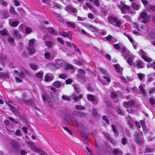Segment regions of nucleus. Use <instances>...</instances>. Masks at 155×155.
<instances>
[{"label":"nucleus","instance_id":"obj_1","mask_svg":"<svg viewBox=\"0 0 155 155\" xmlns=\"http://www.w3.org/2000/svg\"><path fill=\"white\" fill-rule=\"evenodd\" d=\"M107 19L109 23L115 26L119 27L122 24L121 20L115 15H109Z\"/></svg>","mask_w":155,"mask_h":155},{"label":"nucleus","instance_id":"obj_2","mask_svg":"<svg viewBox=\"0 0 155 155\" xmlns=\"http://www.w3.org/2000/svg\"><path fill=\"white\" fill-rule=\"evenodd\" d=\"M135 101L132 100L123 103V106L126 108L127 110L129 113H134V110L133 108L135 105Z\"/></svg>","mask_w":155,"mask_h":155},{"label":"nucleus","instance_id":"obj_3","mask_svg":"<svg viewBox=\"0 0 155 155\" xmlns=\"http://www.w3.org/2000/svg\"><path fill=\"white\" fill-rule=\"evenodd\" d=\"M98 71L100 73V77L99 80L101 82V83L103 85H106V82L102 81L103 79L107 80V76L106 71L105 70L101 67H98L97 68Z\"/></svg>","mask_w":155,"mask_h":155},{"label":"nucleus","instance_id":"obj_4","mask_svg":"<svg viewBox=\"0 0 155 155\" xmlns=\"http://www.w3.org/2000/svg\"><path fill=\"white\" fill-rule=\"evenodd\" d=\"M121 5H118V7L121 10L123 14H126L127 12L126 10H129L130 7L124 4L125 2L122 1L120 2Z\"/></svg>","mask_w":155,"mask_h":155},{"label":"nucleus","instance_id":"obj_5","mask_svg":"<svg viewBox=\"0 0 155 155\" xmlns=\"http://www.w3.org/2000/svg\"><path fill=\"white\" fill-rule=\"evenodd\" d=\"M141 134L138 132H136L134 134L135 140L136 143L141 145L143 143V140L141 137Z\"/></svg>","mask_w":155,"mask_h":155},{"label":"nucleus","instance_id":"obj_6","mask_svg":"<svg viewBox=\"0 0 155 155\" xmlns=\"http://www.w3.org/2000/svg\"><path fill=\"white\" fill-rule=\"evenodd\" d=\"M121 53H123L125 58L134 56L131 52L127 50L126 47L122 48Z\"/></svg>","mask_w":155,"mask_h":155},{"label":"nucleus","instance_id":"obj_7","mask_svg":"<svg viewBox=\"0 0 155 155\" xmlns=\"http://www.w3.org/2000/svg\"><path fill=\"white\" fill-rule=\"evenodd\" d=\"M139 54L140 55L141 54V58L145 61L149 62L152 61L151 58L147 57L145 55V54H146V53L143 50L141 49L139 52Z\"/></svg>","mask_w":155,"mask_h":155},{"label":"nucleus","instance_id":"obj_8","mask_svg":"<svg viewBox=\"0 0 155 155\" xmlns=\"http://www.w3.org/2000/svg\"><path fill=\"white\" fill-rule=\"evenodd\" d=\"M141 17L143 18L142 22L144 23H146L149 21L150 16L148 15L147 14L146 12H143L140 15Z\"/></svg>","mask_w":155,"mask_h":155},{"label":"nucleus","instance_id":"obj_9","mask_svg":"<svg viewBox=\"0 0 155 155\" xmlns=\"http://www.w3.org/2000/svg\"><path fill=\"white\" fill-rule=\"evenodd\" d=\"M117 39L110 35L107 36V41L109 44H112L117 42Z\"/></svg>","mask_w":155,"mask_h":155},{"label":"nucleus","instance_id":"obj_10","mask_svg":"<svg viewBox=\"0 0 155 155\" xmlns=\"http://www.w3.org/2000/svg\"><path fill=\"white\" fill-rule=\"evenodd\" d=\"M134 67H136L137 68H142L145 66V64L142 61L140 60L137 61H136L135 63L134 64Z\"/></svg>","mask_w":155,"mask_h":155},{"label":"nucleus","instance_id":"obj_11","mask_svg":"<svg viewBox=\"0 0 155 155\" xmlns=\"http://www.w3.org/2000/svg\"><path fill=\"white\" fill-rule=\"evenodd\" d=\"M82 25L90 30L92 32H95L97 30V28L92 25L88 24L81 23Z\"/></svg>","mask_w":155,"mask_h":155},{"label":"nucleus","instance_id":"obj_12","mask_svg":"<svg viewBox=\"0 0 155 155\" xmlns=\"http://www.w3.org/2000/svg\"><path fill=\"white\" fill-rule=\"evenodd\" d=\"M58 33L64 37H68L70 39H71V33L70 32L68 31L67 33L62 30H61L58 31Z\"/></svg>","mask_w":155,"mask_h":155},{"label":"nucleus","instance_id":"obj_13","mask_svg":"<svg viewBox=\"0 0 155 155\" xmlns=\"http://www.w3.org/2000/svg\"><path fill=\"white\" fill-rule=\"evenodd\" d=\"M67 8L69 12L73 15L75 16L77 15V10L75 8L71 6H68Z\"/></svg>","mask_w":155,"mask_h":155},{"label":"nucleus","instance_id":"obj_14","mask_svg":"<svg viewBox=\"0 0 155 155\" xmlns=\"http://www.w3.org/2000/svg\"><path fill=\"white\" fill-rule=\"evenodd\" d=\"M113 46L115 49L117 50L121 51L122 48H125V47H123V45L120 42L113 44Z\"/></svg>","mask_w":155,"mask_h":155},{"label":"nucleus","instance_id":"obj_15","mask_svg":"<svg viewBox=\"0 0 155 155\" xmlns=\"http://www.w3.org/2000/svg\"><path fill=\"white\" fill-rule=\"evenodd\" d=\"M54 76L52 74L48 73L45 75V81H51L53 80Z\"/></svg>","mask_w":155,"mask_h":155},{"label":"nucleus","instance_id":"obj_16","mask_svg":"<svg viewBox=\"0 0 155 155\" xmlns=\"http://www.w3.org/2000/svg\"><path fill=\"white\" fill-rule=\"evenodd\" d=\"M56 63L59 68L62 67L65 65V63L64 61L59 59H56Z\"/></svg>","mask_w":155,"mask_h":155},{"label":"nucleus","instance_id":"obj_17","mask_svg":"<svg viewBox=\"0 0 155 155\" xmlns=\"http://www.w3.org/2000/svg\"><path fill=\"white\" fill-rule=\"evenodd\" d=\"M77 79L79 81L82 83H84L87 80V78H86L83 77L82 75L80 74H79L78 75Z\"/></svg>","mask_w":155,"mask_h":155},{"label":"nucleus","instance_id":"obj_18","mask_svg":"<svg viewBox=\"0 0 155 155\" xmlns=\"http://www.w3.org/2000/svg\"><path fill=\"white\" fill-rule=\"evenodd\" d=\"M1 18L2 19L6 18L9 16V14L7 11L5 10L3 11L1 13Z\"/></svg>","mask_w":155,"mask_h":155},{"label":"nucleus","instance_id":"obj_19","mask_svg":"<svg viewBox=\"0 0 155 155\" xmlns=\"http://www.w3.org/2000/svg\"><path fill=\"white\" fill-rule=\"evenodd\" d=\"M22 103L27 105H33L34 104V101L32 99H30L28 101L23 100Z\"/></svg>","mask_w":155,"mask_h":155},{"label":"nucleus","instance_id":"obj_20","mask_svg":"<svg viewBox=\"0 0 155 155\" xmlns=\"http://www.w3.org/2000/svg\"><path fill=\"white\" fill-rule=\"evenodd\" d=\"M42 98L44 102H49L51 98L47 94H45L42 95Z\"/></svg>","mask_w":155,"mask_h":155},{"label":"nucleus","instance_id":"obj_21","mask_svg":"<svg viewBox=\"0 0 155 155\" xmlns=\"http://www.w3.org/2000/svg\"><path fill=\"white\" fill-rule=\"evenodd\" d=\"M27 49L29 53L31 54H33L35 52V48L34 47H28Z\"/></svg>","mask_w":155,"mask_h":155},{"label":"nucleus","instance_id":"obj_22","mask_svg":"<svg viewBox=\"0 0 155 155\" xmlns=\"http://www.w3.org/2000/svg\"><path fill=\"white\" fill-rule=\"evenodd\" d=\"M74 120V118L72 116L68 115L66 117L65 120L66 121V123L67 124H68L70 121L72 122Z\"/></svg>","mask_w":155,"mask_h":155},{"label":"nucleus","instance_id":"obj_23","mask_svg":"<svg viewBox=\"0 0 155 155\" xmlns=\"http://www.w3.org/2000/svg\"><path fill=\"white\" fill-rule=\"evenodd\" d=\"M53 85L55 87L59 88L62 86V83L59 81H56L53 83Z\"/></svg>","mask_w":155,"mask_h":155},{"label":"nucleus","instance_id":"obj_24","mask_svg":"<svg viewBox=\"0 0 155 155\" xmlns=\"http://www.w3.org/2000/svg\"><path fill=\"white\" fill-rule=\"evenodd\" d=\"M93 114L94 117L96 119H98L100 117V114L97 113V110L95 109H93Z\"/></svg>","mask_w":155,"mask_h":155},{"label":"nucleus","instance_id":"obj_25","mask_svg":"<svg viewBox=\"0 0 155 155\" xmlns=\"http://www.w3.org/2000/svg\"><path fill=\"white\" fill-rule=\"evenodd\" d=\"M13 33L18 38H22L18 30H15L13 31Z\"/></svg>","mask_w":155,"mask_h":155},{"label":"nucleus","instance_id":"obj_26","mask_svg":"<svg viewBox=\"0 0 155 155\" xmlns=\"http://www.w3.org/2000/svg\"><path fill=\"white\" fill-rule=\"evenodd\" d=\"M132 7L134 10H137L140 8V6L135 3H133L132 4Z\"/></svg>","mask_w":155,"mask_h":155},{"label":"nucleus","instance_id":"obj_27","mask_svg":"<svg viewBox=\"0 0 155 155\" xmlns=\"http://www.w3.org/2000/svg\"><path fill=\"white\" fill-rule=\"evenodd\" d=\"M137 75L140 81H142L144 80L145 77V74L141 73H139L137 74Z\"/></svg>","mask_w":155,"mask_h":155},{"label":"nucleus","instance_id":"obj_28","mask_svg":"<svg viewBox=\"0 0 155 155\" xmlns=\"http://www.w3.org/2000/svg\"><path fill=\"white\" fill-rule=\"evenodd\" d=\"M66 25L69 27L74 28L75 27V23L72 22L66 21Z\"/></svg>","mask_w":155,"mask_h":155},{"label":"nucleus","instance_id":"obj_29","mask_svg":"<svg viewBox=\"0 0 155 155\" xmlns=\"http://www.w3.org/2000/svg\"><path fill=\"white\" fill-rule=\"evenodd\" d=\"M111 127L113 132L114 133L115 136L116 137H118L119 135L118 133L117 130L115 128V126H114V125H111Z\"/></svg>","mask_w":155,"mask_h":155},{"label":"nucleus","instance_id":"obj_30","mask_svg":"<svg viewBox=\"0 0 155 155\" xmlns=\"http://www.w3.org/2000/svg\"><path fill=\"white\" fill-rule=\"evenodd\" d=\"M19 22L18 21H15L13 22L11 21H9V24L12 27H16L18 24Z\"/></svg>","mask_w":155,"mask_h":155},{"label":"nucleus","instance_id":"obj_31","mask_svg":"<svg viewBox=\"0 0 155 155\" xmlns=\"http://www.w3.org/2000/svg\"><path fill=\"white\" fill-rule=\"evenodd\" d=\"M72 97L73 99L76 101H78V100L81 98L83 97V95L82 94L79 95L78 96H77L75 95H72Z\"/></svg>","mask_w":155,"mask_h":155},{"label":"nucleus","instance_id":"obj_32","mask_svg":"<svg viewBox=\"0 0 155 155\" xmlns=\"http://www.w3.org/2000/svg\"><path fill=\"white\" fill-rule=\"evenodd\" d=\"M8 105L14 114H15L17 112V109L10 104H8Z\"/></svg>","mask_w":155,"mask_h":155},{"label":"nucleus","instance_id":"obj_33","mask_svg":"<svg viewBox=\"0 0 155 155\" xmlns=\"http://www.w3.org/2000/svg\"><path fill=\"white\" fill-rule=\"evenodd\" d=\"M84 150L88 155H93L94 153L88 147H85Z\"/></svg>","mask_w":155,"mask_h":155},{"label":"nucleus","instance_id":"obj_34","mask_svg":"<svg viewBox=\"0 0 155 155\" xmlns=\"http://www.w3.org/2000/svg\"><path fill=\"white\" fill-rule=\"evenodd\" d=\"M116 112L118 114L124 115V111L122 110L121 108L118 107L117 108Z\"/></svg>","mask_w":155,"mask_h":155},{"label":"nucleus","instance_id":"obj_35","mask_svg":"<svg viewBox=\"0 0 155 155\" xmlns=\"http://www.w3.org/2000/svg\"><path fill=\"white\" fill-rule=\"evenodd\" d=\"M107 140L109 141L112 144H114L115 143V141L110 136L109 134H107Z\"/></svg>","mask_w":155,"mask_h":155},{"label":"nucleus","instance_id":"obj_36","mask_svg":"<svg viewBox=\"0 0 155 155\" xmlns=\"http://www.w3.org/2000/svg\"><path fill=\"white\" fill-rule=\"evenodd\" d=\"M134 56L127 58V62L129 65H132L133 63V61L134 59Z\"/></svg>","mask_w":155,"mask_h":155},{"label":"nucleus","instance_id":"obj_37","mask_svg":"<svg viewBox=\"0 0 155 155\" xmlns=\"http://www.w3.org/2000/svg\"><path fill=\"white\" fill-rule=\"evenodd\" d=\"M34 150V151L38 153L40 155H46L44 152L36 148H35Z\"/></svg>","mask_w":155,"mask_h":155},{"label":"nucleus","instance_id":"obj_38","mask_svg":"<svg viewBox=\"0 0 155 155\" xmlns=\"http://www.w3.org/2000/svg\"><path fill=\"white\" fill-rule=\"evenodd\" d=\"M30 66L32 69L34 70H36L38 68V66L34 64H30Z\"/></svg>","mask_w":155,"mask_h":155},{"label":"nucleus","instance_id":"obj_39","mask_svg":"<svg viewBox=\"0 0 155 155\" xmlns=\"http://www.w3.org/2000/svg\"><path fill=\"white\" fill-rule=\"evenodd\" d=\"M35 41V39H34L30 40L29 41V45L28 47H34Z\"/></svg>","mask_w":155,"mask_h":155},{"label":"nucleus","instance_id":"obj_40","mask_svg":"<svg viewBox=\"0 0 155 155\" xmlns=\"http://www.w3.org/2000/svg\"><path fill=\"white\" fill-rule=\"evenodd\" d=\"M73 87L77 93H79L80 92V89L79 85L77 84H75L73 85Z\"/></svg>","mask_w":155,"mask_h":155},{"label":"nucleus","instance_id":"obj_41","mask_svg":"<svg viewBox=\"0 0 155 155\" xmlns=\"http://www.w3.org/2000/svg\"><path fill=\"white\" fill-rule=\"evenodd\" d=\"M9 11L11 14L13 15H16L17 14V12L15 11L14 8L13 7H11Z\"/></svg>","mask_w":155,"mask_h":155},{"label":"nucleus","instance_id":"obj_42","mask_svg":"<svg viewBox=\"0 0 155 155\" xmlns=\"http://www.w3.org/2000/svg\"><path fill=\"white\" fill-rule=\"evenodd\" d=\"M139 88L140 89V91L143 94L145 95L146 94L145 90L144 89L143 87L141 84L140 85Z\"/></svg>","mask_w":155,"mask_h":155},{"label":"nucleus","instance_id":"obj_43","mask_svg":"<svg viewBox=\"0 0 155 155\" xmlns=\"http://www.w3.org/2000/svg\"><path fill=\"white\" fill-rule=\"evenodd\" d=\"M72 45L73 46V47L74 48V50L77 52L78 53H79L80 54H81V51L80 50L77 48V46L74 44H72Z\"/></svg>","mask_w":155,"mask_h":155},{"label":"nucleus","instance_id":"obj_44","mask_svg":"<svg viewBox=\"0 0 155 155\" xmlns=\"http://www.w3.org/2000/svg\"><path fill=\"white\" fill-rule=\"evenodd\" d=\"M87 99L90 101H92L94 100V96L91 94H88L87 95Z\"/></svg>","mask_w":155,"mask_h":155},{"label":"nucleus","instance_id":"obj_45","mask_svg":"<svg viewBox=\"0 0 155 155\" xmlns=\"http://www.w3.org/2000/svg\"><path fill=\"white\" fill-rule=\"evenodd\" d=\"M75 109L77 110H85V107L78 105H76L75 106Z\"/></svg>","mask_w":155,"mask_h":155},{"label":"nucleus","instance_id":"obj_46","mask_svg":"<svg viewBox=\"0 0 155 155\" xmlns=\"http://www.w3.org/2000/svg\"><path fill=\"white\" fill-rule=\"evenodd\" d=\"M44 72L43 71L39 72L36 74L37 77L38 78H41L43 77Z\"/></svg>","mask_w":155,"mask_h":155},{"label":"nucleus","instance_id":"obj_47","mask_svg":"<svg viewBox=\"0 0 155 155\" xmlns=\"http://www.w3.org/2000/svg\"><path fill=\"white\" fill-rule=\"evenodd\" d=\"M67 75L64 73L61 74L59 76V78L63 79H65L67 78Z\"/></svg>","mask_w":155,"mask_h":155},{"label":"nucleus","instance_id":"obj_48","mask_svg":"<svg viewBox=\"0 0 155 155\" xmlns=\"http://www.w3.org/2000/svg\"><path fill=\"white\" fill-rule=\"evenodd\" d=\"M62 98L63 100H67L68 101H70V97L66 95H63L62 97Z\"/></svg>","mask_w":155,"mask_h":155},{"label":"nucleus","instance_id":"obj_49","mask_svg":"<svg viewBox=\"0 0 155 155\" xmlns=\"http://www.w3.org/2000/svg\"><path fill=\"white\" fill-rule=\"evenodd\" d=\"M112 152L114 155H118L120 153L119 150L117 149H114L112 151Z\"/></svg>","mask_w":155,"mask_h":155},{"label":"nucleus","instance_id":"obj_50","mask_svg":"<svg viewBox=\"0 0 155 155\" xmlns=\"http://www.w3.org/2000/svg\"><path fill=\"white\" fill-rule=\"evenodd\" d=\"M0 33H1L2 35L3 36H6L8 35L7 32L5 29H4L2 31H0Z\"/></svg>","mask_w":155,"mask_h":155},{"label":"nucleus","instance_id":"obj_51","mask_svg":"<svg viewBox=\"0 0 155 155\" xmlns=\"http://www.w3.org/2000/svg\"><path fill=\"white\" fill-rule=\"evenodd\" d=\"M114 67L117 72L118 73H120V71L119 68V65L118 64L114 65Z\"/></svg>","mask_w":155,"mask_h":155},{"label":"nucleus","instance_id":"obj_52","mask_svg":"<svg viewBox=\"0 0 155 155\" xmlns=\"http://www.w3.org/2000/svg\"><path fill=\"white\" fill-rule=\"evenodd\" d=\"M148 9L149 10H150L153 12H155V6L150 5L148 6Z\"/></svg>","mask_w":155,"mask_h":155},{"label":"nucleus","instance_id":"obj_53","mask_svg":"<svg viewBox=\"0 0 155 155\" xmlns=\"http://www.w3.org/2000/svg\"><path fill=\"white\" fill-rule=\"evenodd\" d=\"M32 31L31 29L29 27H27L25 29V33L27 34L30 33Z\"/></svg>","mask_w":155,"mask_h":155},{"label":"nucleus","instance_id":"obj_54","mask_svg":"<svg viewBox=\"0 0 155 155\" xmlns=\"http://www.w3.org/2000/svg\"><path fill=\"white\" fill-rule=\"evenodd\" d=\"M124 35L125 36L127 37V38L129 39V41L131 43H132L134 41H133L132 38L129 35H128L126 33H124Z\"/></svg>","mask_w":155,"mask_h":155},{"label":"nucleus","instance_id":"obj_55","mask_svg":"<svg viewBox=\"0 0 155 155\" xmlns=\"http://www.w3.org/2000/svg\"><path fill=\"white\" fill-rule=\"evenodd\" d=\"M45 44L48 47H51L53 44V42L51 41H47L45 42Z\"/></svg>","mask_w":155,"mask_h":155},{"label":"nucleus","instance_id":"obj_56","mask_svg":"<svg viewBox=\"0 0 155 155\" xmlns=\"http://www.w3.org/2000/svg\"><path fill=\"white\" fill-rule=\"evenodd\" d=\"M120 129L119 130V131L122 133H124V132L126 131V132H128V130L126 129H124L122 127L120 126Z\"/></svg>","mask_w":155,"mask_h":155},{"label":"nucleus","instance_id":"obj_57","mask_svg":"<svg viewBox=\"0 0 155 155\" xmlns=\"http://www.w3.org/2000/svg\"><path fill=\"white\" fill-rule=\"evenodd\" d=\"M73 66L70 64L67 65L65 67V69L67 70L72 69H73Z\"/></svg>","mask_w":155,"mask_h":155},{"label":"nucleus","instance_id":"obj_58","mask_svg":"<svg viewBox=\"0 0 155 155\" xmlns=\"http://www.w3.org/2000/svg\"><path fill=\"white\" fill-rule=\"evenodd\" d=\"M79 111L74 110L72 113V115L75 117H78Z\"/></svg>","mask_w":155,"mask_h":155},{"label":"nucleus","instance_id":"obj_59","mask_svg":"<svg viewBox=\"0 0 155 155\" xmlns=\"http://www.w3.org/2000/svg\"><path fill=\"white\" fill-rule=\"evenodd\" d=\"M116 95L117 93L116 92H111L110 94L111 97L113 99H114L116 97Z\"/></svg>","mask_w":155,"mask_h":155},{"label":"nucleus","instance_id":"obj_60","mask_svg":"<svg viewBox=\"0 0 155 155\" xmlns=\"http://www.w3.org/2000/svg\"><path fill=\"white\" fill-rule=\"evenodd\" d=\"M57 40L59 42H60L61 44H62V45L64 44V40L62 38H57Z\"/></svg>","mask_w":155,"mask_h":155},{"label":"nucleus","instance_id":"obj_61","mask_svg":"<svg viewBox=\"0 0 155 155\" xmlns=\"http://www.w3.org/2000/svg\"><path fill=\"white\" fill-rule=\"evenodd\" d=\"M149 101L151 105H153L155 104V100L153 98H150Z\"/></svg>","mask_w":155,"mask_h":155},{"label":"nucleus","instance_id":"obj_62","mask_svg":"<svg viewBox=\"0 0 155 155\" xmlns=\"http://www.w3.org/2000/svg\"><path fill=\"white\" fill-rule=\"evenodd\" d=\"M0 3L5 6H6L7 5V3L4 0H0Z\"/></svg>","mask_w":155,"mask_h":155},{"label":"nucleus","instance_id":"obj_63","mask_svg":"<svg viewBox=\"0 0 155 155\" xmlns=\"http://www.w3.org/2000/svg\"><path fill=\"white\" fill-rule=\"evenodd\" d=\"M63 128L66 131H67L69 134H70L71 135H72V133L71 131L68 128L66 127H63Z\"/></svg>","mask_w":155,"mask_h":155},{"label":"nucleus","instance_id":"obj_64","mask_svg":"<svg viewBox=\"0 0 155 155\" xmlns=\"http://www.w3.org/2000/svg\"><path fill=\"white\" fill-rule=\"evenodd\" d=\"M122 143L123 145H125L127 143V139L125 137H124L122 139Z\"/></svg>","mask_w":155,"mask_h":155}]
</instances>
